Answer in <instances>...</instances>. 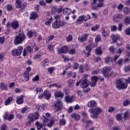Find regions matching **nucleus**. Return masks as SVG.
Instances as JSON below:
<instances>
[{"label":"nucleus","mask_w":130,"mask_h":130,"mask_svg":"<svg viewBox=\"0 0 130 130\" xmlns=\"http://www.w3.org/2000/svg\"><path fill=\"white\" fill-rule=\"evenodd\" d=\"M60 16L61 15L60 13L55 14L54 16L55 21H54L52 24V27L54 29H58V28H61V27H64V26H66L67 22L60 20Z\"/></svg>","instance_id":"nucleus-1"},{"label":"nucleus","mask_w":130,"mask_h":130,"mask_svg":"<svg viewBox=\"0 0 130 130\" xmlns=\"http://www.w3.org/2000/svg\"><path fill=\"white\" fill-rule=\"evenodd\" d=\"M83 78L80 79V87L84 89L83 90L84 93H87L90 91V88H86L89 86V83L88 82V78L89 75L84 74L83 75Z\"/></svg>","instance_id":"nucleus-2"},{"label":"nucleus","mask_w":130,"mask_h":130,"mask_svg":"<svg viewBox=\"0 0 130 130\" xmlns=\"http://www.w3.org/2000/svg\"><path fill=\"white\" fill-rule=\"evenodd\" d=\"M25 38H26V36L24 33L19 32L18 35H16V37L15 38L14 44L15 45H18V44L22 43V42L25 40Z\"/></svg>","instance_id":"nucleus-3"},{"label":"nucleus","mask_w":130,"mask_h":130,"mask_svg":"<svg viewBox=\"0 0 130 130\" xmlns=\"http://www.w3.org/2000/svg\"><path fill=\"white\" fill-rule=\"evenodd\" d=\"M111 38L114 41V42L117 43L116 44L117 46L119 47L122 45V43H123L122 39L120 38V37L119 36L112 35L111 36Z\"/></svg>","instance_id":"nucleus-4"},{"label":"nucleus","mask_w":130,"mask_h":130,"mask_svg":"<svg viewBox=\"0 0 130 130\" xmlns=\"http://www.w3.org/2000/svg\"><path fill=\"white\" fill-rule=\"evenodd\" d=\"M39 118V115L38 114H29L28 115V121L26 122V125H30L31 122L38 119Z\"/></svg>","instance_id":"nucleus-5"},{"label":"nucleus","mask_w":130,"mask_h":130,"mask_svg":"<svg viewBox=\"0 0 130 130\" xmlns=\"http://www.w3.org/2000/svg\"><path fill=\"white\" fill-rule=\"evenodd\" d=\"M102 73L105 77H111L113 74V72L111 70V68L105 67L103 69Z\"/></svg>","instance_id":"nucleus-6"},{"label":"nucleus","mask_w":130,"mask_h":130,"mask_svg":"<svg viewBox=\"0 0 130 130\" xmlns=\"http://www.w3.org/2000/svg\"><path fill=\"white\" fill-rule=\"evenodd\" d=\"M23 51V47H19L18 49H14L12 51V55L15 56L16 55L17 56H19V55H21V53Z\"/></svg>","instance_id":"nucleus-7"},{"label":"nucleus","mask_w":130,"mask_h":130,"mask_svg":"<svg viewBox=\"0 0 130 130\" xmlns=\"http://www.w3.org/2000/svg\"><path fill=\"white\" fill-rule=\"evenodd\" d=\"M89 113L94 114H100V113H102V109L101 108L96 107L94 109H90L88 110Z\"/></svg>","instance_id":"nucleus-8"},{"label":"nucleus","mask_w":130,"mask_h":130,"mask_svg":"<svg viewBox=\"0 0 130 130\" xmlns=\"http://www.w3.org/2000/svg\"><path fill=\"white\" fill-rule=\"evenodd\" d=\"M27 3L26 2H21L20 1L17 0L16 1L15 6L17 9H25L26 5Z\"/></svg>","instance_id":"nucleus-9"},{"label":"nucleus","mask_w":130,"mask_h":130,"mask_svg":"<svg viewBox=\"0 0 130 130\" xmlns=\"http://www.w3.org/2000/svg\"><path fill=\"white\" fill-rule=\"evenodd\" d=\"M54 107H55V110L58 111L60 110L62 108V102L60 101H57L54 105Z\"/></svg>","instance_id":"nucleus-10"},{"label":"nucleus","mask_w":130,"mask_h":130,"mask_svg":"<svg viewBox=\"0 0 130 130\" xmlns=\"http://www.w3.org/2000/svg\"><path fill=\"white\" fill-rule=\"evenodd\" d=\"M116 118L118 121H120V122H121L123 118L124 119L128 118V114H123V116L121 114H117L116 116Z\"/></svg>","instance_id":"nucleus-11"},{"label":"nucleus","mask_w":130,"mask_h":130,"mask_svg":"<svg viewBox=\"0 0 130 130\" xmlns=\"http://www.w3.org/2000/svg\"><path fill=\"white\" fill-rule=\"evenodd\" d=\"M54 95L55 98V99H58V98L62 99L63 98L64 94L62 91H56L54 92Z\"/></svg>","instance_id":"nucleus-12"},{"label":"nucleus","mask_w":130,"mask_h":130,"mask_svg":"<svg viewBox=\"0 0 130 130\" xmlns=\"http://www.w3.org/2000/svg\"><path fill=\"white\" fill-rule=\"evenodd\" d=\"M98 79H100V78L96 76H93L91 77V82H90L91 87H95V86H96V83H97Z\"/></svg>","instance_id":"nucleus-13"},{"label":"nucleus","mask_w":130,"mask_h":130,"mask_svg":"<svg viewBox=\"0 0 130 130\" xmlns=\"http://www.w3.org/2000/svg\"><path fill=\"white\" fill-rule=\"evenodd\" d=\"M61 12H62V8L61 7L58 8L56 7H54L52 9V14H53V15H55L56 13L59 14V13H61Z\"/></svg>","instance_id":"nucleus-14"},{"label":"nucleus","mask_w":130,"mask_h":130,"mask_svg":"<svg viewBox=\"0 0 130 130\" xmlns=\"http://www.w3.org/2000/svg\"><path fill=\"white\" fill-rule=\"evenodd\" d=\"M104 0H93L91 3V9L92 10H97L98 9L97 1L98 2H104Z\"/></svg>","instance_id":"nucleus-15"},{"label":"nucleus","mask_w":130,"mask_h":130,"mask_svg":"<svg viewBox=\"0 0 130 130\" xmlns=\"http://www.w3.org/2000/svg\"><path fill=\"white\" fill-rule=\"evenodd\" d=\"M35 46V43L31 42L30 44V46H28L26 47L24 49L26 50L28 52H32L33 51V47Z\"/></svg>","instance_id":"nucleus-16"},{"label":"nucleus","mask_w":130,"mask_h":130,"mask_svg":"<svg viewBox=\"0 0 130 130\" xmlns=\"http://www.w3.org/2000/svg\"><path fill=\"white\" fill-rule=\"evenodd\" d=\"M88 36H89L88 34H82V35L81 37L78 38V40L79 41H81V42L86 41V40H87V38H88Z\"/></svg>","instance_id":"nucleus-17"},{"label":"nucleus","mask_w":130,"mask_h":130,"mask_svg":"<svg viewBox=\"0 0 130 130\" xmlns=\"http://www.w3.org/2000/svg\"><path fill=\"white\" fill-rule=\"evenodd\" d=\"M0 89L3 91H8V85L4 82L0 83Z\"/></svg>","instance_id":"nucleus-18"},{"label":"nucleus","mask_w":130,"mask_h":130,"mask_svg":"<svg viewBox=\"0 0 130 130\" xmlns=\"http://www.w3.org/2000/svg\"><path fill=\"white\" fill-rule=\"evenodd\" d=\"M88 107H95V106H97V103L94 101L91 100L89 101L87 104Z\"/></svg>","instance_id":"nucleus-19"},{"label":"nucleus","mask_w":130,"mask_h":130,"mask_svg":"<svg viewBox=\"0 0 130 130\" xmlns=\"http://www.w3.org/2000/svg\"><path fill=\"white\" fill-rule=\"evenodd\" d=\"M24 95H20L17 97L16 103L17 104H23Z\"/></svg>","instance_id":"nucleus-20"},{"label":"nucleus","mask_w":130,"mask_h":130,"mask_svg":"<svg viewBox=\"0 0 130 130\" xmlns=\"http://www.w3.org/2000/svg\"><path fill=\"white\" fill-rule=\"evenodd\" d=\"M83 21H87V19H86L85 16H81L79 17V18L77 21V23H78V24H82Z\"/></svg>","instance_id":"nucleus-21"},{"label":"nucleus","mask_w":130,"mask_h":130,"mask_svg":"<svg viewBox=\"0 0 130 130\" xmlns=\"http://www.w3.org/2000/svg\"><path fill=\"white\" fill-rule=\"evenodd\" d=\"M52 23V17L50 16H47V20L46 21L45 24L46 26H50V24Z\"/></svg>","instance_id":"nucleus-22"},{"label":"nucleus","mask_w":130,"mask_h":130,"mask_svg":"<svg viewBox=\"0 0 130 130\" xmlns=\"http://www.w3.org/2000/svg\"><path fill=\"white\" fill-rule=\"evenodd\" d=\"M113 120H114V119L113 118H109L107 121L106 125L109 126V127H111L112 124H113Z\"/></svg>","instance_id":"nucleus-23"},{"label":"nucleus","mask_w":130,"mask_h":130,"mask_svg":"<svg viewBox=\"0 0 130 130\" xmlns=\"http://www.w3.org/2000/svg\"><path fill=\"white\" fill-rule=\"evenodd\" d=\"M11 27L13 29H17L19 27V22L16 20L13 21L11 23Z\"/></svg>","instance_id":"nucleus-24"},{"label":"nucleus","mask_w":130,"mask_h":130,"mask_svg":"<svg viewBox=\"0 0 130 130\" xmlns=\"http://www.w3.org/2000/svg\"><path fill=\"white\" fill-rule=\"evenodd\" d=\"M14 115L6 114L4 115V119L5 120H12L14 118Z\"/></svg>","instance_id":"nucleus-25"},{"label":"nucleus","mask_w":130,"mask_h":130,"mask_svg":"<svg viewBox=\"0 0 130 130\" xmlns=\"http://www.w3.org/2000/svg\"><path fill=\"white\" fill-rule=\"evenodd\" d=\"M75 81L73 79H70V80H69L68 83V87H69V88H72L74 87V85H75Z\"/></svg>","instance_id":"nucleus-26"},{"label":"nucleus","mask_w":130,"mask_h":130,"mask_svg":"<svg viewBox=\"0 0 130 130\" xmlns=\"http://www.w3.org/2000/svg\"><path fill=\"white\" fill-rule=\"evenodd\" d=\"M83 121L85 123V127H89V125L93 123V122L90 120H86L85 119H83Z\"/></svg>","instance_id":"nucleus-27"},{"label":"nucleus","mask_w":130,"mask_h":130,"mask_svg":"<svg viewBox=\"0 0 130 130\" xmlns=\"http://www.w3.org/2000/svg\"><path fill=\"white\" fill-rule=\"evenodd\" d=\"M50 116V114H46L42 117V120L44 122L48 121V118Z\"/></svg>","instance_id":"nucleus-28"},{"label":"nucleus","mask_w":130,"mask_h":130,"mask_svg":"<svg viewBox=\"0 0 130 130\" xmlns=\"http://www.w3.org/2000/svg\"><path fill=\"white\" fill-rule=\"evenodd\" d=\"M43 95L45 96V99L47 100H49V99H50V97H51V94L49 92H47L46 90L45 91L44 93H43Z\"/></svg>","instance_id":"nucleus-29"},{"label":"nucleus","mask_w":130,"mask_h":130,"mask_svg":"<svg viewBox=\"0 0 130 130\" xmlns=\"http://www.w3.org/2000/svg\"><path fill=\"white\" fill-rule=\"evenodd\" d=\"M47 106V105H46V104H43L42 105V106H40V105H38L37 106V108L36 109L37 110H39V111H40V110H44V108H45V107H46Z\"/></svg>","instance_id":"nucleus-30"},{"label":"nucleus","mask_w":130,"mask_h":130,"mask_svg":"<svg viewBox=\"0 0 130 130\" xmlns=\"http://www.w3.org/2000/svg\"><path fill=\"white\" fill-rule=\"evenodd\" d=\"M105 62L107 64H110V63H112V61L110 60V57H109V56H107L105 57Z\"/></svg>","instance_id":"nucleus-31"},{"label":"nucleus","mask_w":130,"mask_h":130,"mask_svg":"<svg viewBox=\"0 0 130 130\" xmlns=\"http://www.w3.org/2000/svg\"><path fill=\"white\" fill-rule=\"evenodd\" d=\"M37 17H38V15L36 12H32L30 14V20H35L37 18Z\"/></svg>","instance_id":"nucleus-32"},{"label":"nucleus","mask_w":130,"mask_h":130,"mask_svg":"<svg viewBox=\"0 0 130 130\" xmlns=\"http://www.w3.org/2000/svg\"><path fill=\"white\" fill-rule=\"evenodd\" d=\"M72 13V10L70 8H64L63 10V13L64 15H69Z\"/></svg>","instance_id":"nucleus-33"},{"label":"nucleus","mask_w":130,"mask_h":130,"mask_svg":"<svg viewBox=\"0 0 130 130\" xmlns=\"http://www.w3.org/2000/svg\"><path fill=\"white\" fill-rule=\"evenodd\" d=\"M48 62H49V61H48V59H45L44 60L41 62L42 67L45 68V67L48 66Z\"/></svg>","instance_id":"nucleus-34"},{"label":"nucleus","mask_w":130,"mask_h":130,"mask_svg":"<svg viewBox=\"0 0 130 130\" xmlns=\"http://www.w3.org/2000/svg\"><path fill=\"white\" fill-rule=\"evenodd\" d=\"M65 101L67 103H71V102H72L73 101V97L67 96L65 98Z\"/></svg>","instance_id":"nucleus-35"},{"label":"nucleus","mask_w":130,"mask_h":130,"mask_svg":"<svg viewBox=\"0 0 130 130\" xmlns=\"http://www.w3.org/2000/svg\"><path fill=\"white\" fill-rule=\"evenodd\" d=\"M124 23L125 25L127 26V25H129L130 23V17H126L124 19Z\"/></svg>","instance_id":"nucleus-36"},{"label":"nucleus","mask_w":130,"mask_h":130,"mask_svg":"<svg viewBox=\"0 0 130 130\" xmlns=\"http://www.w3.org/2000/svg\"><path fill=\"white\" fill-rule=\"evenodd\" d=\"M95 53L97 55H101L102 54V49L101 47H99L96 49Z\"/></svg>","instance_id":"nucleus-37"},{"label":"nucleus","mask_w":130,"mask_h":130,"mask_svg":"<svg viewBox=\"0 0 130 130\" xmlns=\"http://www.w3.org/2000/svg\"><path fill=\"white\" fill-rule=\"evenodd\" d=\"M13 101V98L9 97L5 103V105H9Z\"/></svg>","instance_id":"nucleus-38"},{"label":"nucleus","mask_w":130,"mask_h":130,"mask_svg":"<svg viewBox=\"0 0 130 130\" xmlns=\"http://www.w3.org/2000/svg\"><path fill=\"white\" fill-rule=\"evenodd\" d=\"M68 47L64 46L61 49V52L59 53H67L68 52Z\"/></svg>","instance_id":"nucleus-39"},{"label":"nucleus","mask_w":130,"mask_h":130,"mask_svg":"<svg viewBox=\"0 0 130 130\" xmlns=\"http://www.w3.org/2000/svg\"><path fill=\"white\" fill-rule=\"evenodd\" d=\"M36 125H37L38 129H41V128L43 127V124H42V123H40L39 122H36Z\"/></svg>","instance_id":"nucleus-40"},{"label":"nucleus","mask_w":130,"mask_h":130,"mask_svg":"<svg viewBox=\"0 0 130 130\" xmlns=\"http://www.w3.org/2000/svg\"><path fill=\"white\" fill-rule=\"evenodd\" d=\"M86 51H87V53L86 54V56L87 57H89V56H90V52H91V47L87 46L86 47Z\"/></svg>","instance_id":"nucleus-41"},{"label":"nucleus","mask_w":130,"mask_h":130,"mask_svg":"<svg viewBox=\"0 0 130 130\" xmlns=\"http://www.w3.org/2000/svg\"><path fill=\"white\" fill-rule=\"evenodd\" d=\"M72 117L74 118L75 120H79L80 118H81V117L80 116V115L79 114H72L71 115Z\"/></svg>","instance_id":"nucleus-42"},{"label":"nucleus","mask_w":130,"mask_h":130,"mask_svg":"<svg viewBox=\"0 0 130 130\" xmlns=\"http://www.w3.org/2000/svg\"><path fill=\"white\" fill-rule=\"evenodd\" d=\"M29 73H27V72H24V77L25 80L26 82H28V81H29Z\"/></svg>","instance_id":"nucleus-43"},{"label":"nucleus","mask_w":130,"mask_h":130,"mask_svg":"<svg viewBox=\"0 0 130 130\" xmlns=\"http://www.w3.org/2000/svg\"><path fill=\"white\" fill-rule=\"evenodd\" d=\"M43 90L41 88H37L35 90V92L36 94H41L42 93Z\"/></svg>","instance_id":"nucleus-44"},{"label":"nucleus","mask_w":130,"mask_h":130,"mask_svg":"<svg viewBox=\"0 0 130 130\" xmlns=\"http://www.w3.org/2000/svg\"><path fill=\"white\" fill-rule=\"evenodd\" d=\"M53 123H54V120H53V119H51L47 124V126L48 127H51V126L53 125Z\"/></svg>","instance_id":"nucleus-45"},{"label":"nucleus","mask_w":130,"mask_h":130,"mask_svg":"<svg viewBox=\"0 0 130 130\" xmlns=\"http://www.w3.org/2000/svg\"><path fill=\"white\" fill-rule=\"evenodd\" d=\"M102 35L104 36V37H106L108 36V33L105 31V29L104 28H103L102 30Z\"/></svg>","instance_id":"nucleus-46"},{"label":"nucleus","mask_w":130,"mask_h":130,"mask_svg":"<svg viewBox=\"0 0 130 130\" xmlns=\"http://www.w3.org/2000/svg\"><path fill=\"white\" fill-rule=\"evenodd\" d=\"M124 72H125V73H127L128 72H129L130 71V66L128 65V66H125L123 69Z\"/></svg>","instance_id":"nucleus-47"},{"label":"nucleus","mask_w":130,"mask_h":130,"mask_svg":"<svg viewBox=\"0 0 130 130\" xmlns=\"http://www.w3.org/2000/svg\"><path fill=\"white\" fill-rule=\"evenodd\" d=\"M32 82H38L39 81V75H36L32 79Z\"/></svg>","instance_id":"nucleus-48"},{"label":"nucleus","mask_w":130,"mask_h":130,"mask_svg":"<svg viewBox=\"0 0 130 130\" xmlns=\"http://www.w3.org/2000/svg\"><path fill=\"white\" fill-rule=\"evenodd\" d=\"M101 40V37L100 36V35H98L95 38V41L96 43H97V42H100Z\"/></svg>","instance_id":"nucleus-49"},{"label":"nucleus","mask_w":130,"mask_h":130,"mask_svg":"<svg viewBox=\"0 0 130 130\" xmlns=\"http://www.w3.org/2000/svg\"><path fill=\"white\" fill-rule=\"evenodd\" d=\"M54 39V36H53V35L49 36L48 37V41H47V43H49V42H50V41H51L53 40Z\"/></svg>","instance_id":"nucleus-50"},{"label":"nucleus","mask_w":130,"mask_h":130,"mask_svg":"<svg viewBox=\"0 0 130 130\" xmlns=\"http://www.w3.org/2000/svg\"><path fill=\"white\" fill-rule=\"evenodd\" d=\"M50 87H56V88H57L58 89H59V88H61V86L57 84L56 83H54L53 84H51L50 85Z\"/></svg>","instance_id":"nucleus-51"},{"label":"nucleus","mask_w":130,"mask_h":130,"mask_svg":"<svg viewBox=\"0 0 130 130\" xmlns=\"http://www.w3.org/2000/svg\"><path fill=\"white\" fill-rule=\"evenodd\" d=\"M122 27H123V24L119 23L118 25V31H122Z\"/></svg>","instance_id":"nucleus-52"},{"label":"nucleus","mask_w":130,"mask_h":130,"mask_svg":"<svg viewBox=\"0 0 130 130\" xmlns=\"http://www.w3.org/2000/svg\"><path fill=\"white\" fill-rule=\"evenodd\" d=\"M6 10H7V11H9L10 12L12 10H13V6H12V5H7L6 7Z\"/></svg>","instance_id":"nucleus-53"},{"label":"nucleus","mask_w":130,"mask_h":130,"mask_svg":"<svg viewBox=\"0 0 130 130\" xmlns=\"http://www.w3.org/2000/svg\"><path fill=\"white\" fill-rule=\"evenodd\" d=\"M123 104L124 106H128V105H129L130 104V101L127 100H126L124 101Z\"/></svg>","instance_id":"nucleus-54"},{"label":"nucleus","mask_w":130,"mask_h":130,"mask_svg":"<svg viewBox=\"0 0 130 130\" xmlns=\"http://www.w3.org/2000/svg\"><path fill=\"white\" fill-rule=\"evenodd\" d=\"M116 64H117V66H122V59L121 58L119 59L117 61Z\"/></svg>","instance_id":"nucleus-55"},{"label":"nucleus","mask_w":130,"mask_h":130,"mask_svg":"<svg viewBox=\"0 0 130 130\" xmlns=\"http://www.w3.org/2000/svg\"><path fill=\"white\" fill-rule=\"evenodd\" d=\"M66 39L68 42L72 41V40H73V36L72 35H69L67 37Z\"/></svg>","instance_id":"nucleus-56"},{"label":"nucleus","mask_w":130,"mask_h":130,"mask_svg":"<svg viewBox=\"0 0 130 130\" xmlns=\"http://www.w3.org/2000/svg\"><path fill=\"white\" fill-rule=\"evenodd\" d=\"M123 12L124 14H128V13H129V8L125 7L123 9Z\"/></svg>","instance_id":"nucleus-57"},{"label":"nucleus","mask_w":130,"mask_h":130,"mask_svg":"<svg viewBox=\"0 0 130 130\" xmlns=\"http://www.w3.org/2000/svg\"><path fill=\"white\" fill-rule=\"evenodd\" d=\"M27 36L29 38H31L33 36V31L29 30L27 32Z\"/></svg>","instance_id":"nucleus-58"},{"label":"nucleus","mask_w":130,"mask_h":130,"mask_svg":"<svg viewBox=\"0 0 130 130\" xmlns=\"http://www.w3.org/2000/svg\"><path fill=\"white\" fill-rule=\"evenodd\" d=\"M123 5L120 4L118 6H117V9L119 10V11H121L122 9H123Z\"/></svg>","instance_id":"nucleus-59"},{"label":"nucleus","mask_w":130,"mask_h":130,"mask_svg":"<svg viewBox=\"0 0 130 130\" xmlns=\"http://www.w3.org/2000/svg\"><path fill=\"white\" fill-rule=\"evenodd\" d=\"M99 28V25H96L91 27V31H96Z\"/></svg>","instance_id":"nucleus-60"},{"label":"nucleus","mask_w":130,"mask_h":130,"mask_svg":"<svg viewBox=\"0 0 130 130\" xmlns=\"http://www.w3.org/2000/svg\"><path fill=\"white\" fill-rule=\"evenodd\" d=\"M54 71V68L53 67H51L48 69V72L49 74H52V72Z\"/></svg>","instance_id":"nucleus-61"},{"label":"nucleus","mask_w":130,"mask_h":130,"mask_svg":"<svg viewBox=\"0 0 130 130\" xmlns=\"http://www.w3.org/2000/svg\"><path fill=\"white\" fill-rule=\"evenodd\" d=\"M103 2H99V3L97 5H98V8H103V7H104V5L103 4Z\"/></svg>","instance_id":"nucleus-62"},{"label":"nucleus","mask_w":130,"mask_h":130,"mask_svg":"<svg viewBox=\"0 0 130 130\" xmlns=\"http://www.w3.org/2000/svg\"><path fill=\"white\" fill-rule=\"evenodd\" d=\"M126 35H130V27L125 30Z\"/></svg>","instance_id":"nucleus-63"},{"label":"nucleus","mask_w":130,"mask_h":130,"mask_svg":"<svg viewBox=\"0 0 130 130\" xmlns=\"http://www.w3.org/2000/svg\"><path fill=\"white\" fill-rule=\"evenodd\" d=\"M7 129V125L6 124H3L1 126V130Z\"/></svg>","instance_id":"nucleus-64"}]
</instances>
